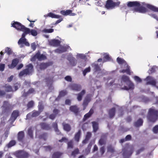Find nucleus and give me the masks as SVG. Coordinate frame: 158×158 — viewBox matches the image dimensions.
I'll use <instances>...</instances> for the list:
<instances>
[{
	"mask_svg": "<svg viewBox=\"0 0 158 158\" xmlns=\"http://www.w3.org/2000/svg\"><path fill=\"white\" fill-rule=\"evenodd\" d=\"M148 121L152 123H155L158 119V110L154 107L149 109L147 115Z\"/></svg>",
	"mask_w": 158,
	"mask_h": 158,
	"instance_id": "obj_1",
	"label": "nucleus"
},
{
	"mask_svg": "<svg viewBox=\"0 0 158 158\" xmlns=\"http://www.w3.org/2000/svg\"><path fill=\"white\" fill-rule=\"evenodd\" d=\"M124 82L128 85V87L124 86L123 88L122 89H124L127 90H133L134 88V85L133 83H132L128 77L125 75H123L122 76L121 79V82Z\"/></svg>",
	"mask_w": 158,
	"mask_h": 158,
	"instance_id": "obj_2",
	"label": "nucleus"
},
{
	"mask_svg": "<svg viewBox=\"0 0 158 158\" xmlns=\"http://www.w3.org/2000/svg\"><path fill=\"white\" fill-rule=\"evenodd\" d=\"M33 72V66L32 64H30L26 66L25 69H23L19 73V76L21 77L31 75Z\"/></svg>",
	"mask_w": 158,
	"mask_h": 158,
	"instance_id": "obj_3",
	"label": "nucleus"
},
{
	"mask_svg": "<svg viewBox=\"0 0 158 158\" xmlns=\"http://www.w3.org/2000/svg\"><path fill=\"white\" fill-rule=\"evenodd\" d=\"M14 154L17 158H28L30 154L23 150H19L15 152Z\"/></svg>",
	"mask_w": 158,
	"mask_h": 158,
	"instance_id": "obj_4",
	"label": "nucleus"
},
{
	"mask_svg": "<svg viewBox=\"0 0 158 158\" xmlns=\"http://www.w3.org/2000/svg\"><path fill=\"white\" fill-rule=\"evenodd\" d=\"M46 59V56L44 54H41L40 52L38 51L34 56L31 57V61H34L36 60V59H37L41 61L45 60Z\"/></svg>",
	"mask_w": 158,
	"mask_h": 158,
	"instance_id": "obj_5",
	"label": "nucleus"
},
{
	"mask_svg": "<svg viewBox=\"0 0 158 158\" xmlns=\"http://www.w3.org/2000/svg\"><path fill=\"white\" fill-rule=\"evenodd\" d=\"M11 25L12 27L20 31H23L24 28L26 27L24 26L18 22L14 21L13 23H11Z\"/></svg>",
	"mask_w": 158,
	"mask_h": 158,
	"instance_id": "obj_6",
	"label": "nucleus"
},
{
	"mask_svg": "<svg viewBox=\"0 0 158 158\" xmlns=\"http://www.w3.org/2000/svg\"><path fill=\"white\" fill-rule=\"evenodd\" d=\"M91 100V97L90 94L87 95L85 97L82 103L83 110H85Z\"/></svg>",
	"mask_w": 158,
	"mask_h": 158,
	"instance_id": "obj_7",
	"label": "nucleus"
},
{
	"mask_svg": "<svg viewBox=\"0 0 158 158\" xmlns=\"http://www.w3.org/2000/svg\"><path fill=\"white\" fill-rule=\"evenodd\" d=\"M69 110L73 112L75 115H78L79 113V109L76 105L71 106L69 107Z\"/></svg>",
	"mask_w": 158,
	"mask_h": 158,
	"instance_id": "obj_8",
	"label": "nucleus"
},
{
	"mask_svg": "<svg viewBox=\"0 0 158 158\" xmlns=\"http://www.w3.org/2000/svg\"><path fill=\"white\" fill-rule=\"evenodd\" d=\"M25 135L23 131H19L17 135V140L18 141L21 143H23L24 141Z\"/></svg>",
	"mask_w": 158,
	"mask_h": 158,
	"instance_id": "obj_9",
	"label": "nucleus"
},
{
	"mask_svg": "<svg viewBox=\"0 0 158 158\" xmlns=\"http://www.w3.org/2000/svg\"><path fill=\"white\" fill-rule=\"evenodd\" d=\"M105 6L108 9H113L114 7V2L112 0H107L106 2Z\"/></svg>",
	"mask_w": 158,
	"mask_h": 158,
	"instance_id": "obj_10",
	"label": "nucleus"
},
{
	"mask_svg": "<svg viewBox=\"0 0 158 158\" xmlns=\"http://www.w3.org/2000/svg\"><path fill=\"white\" fill-rule=\"evenodd\" d=\"M60 43V41L58 40L53 39L49 41V45L55 47L59 46Z\"/></svg>",
	"mask_w": 158,
	"mask_h": 158,
	"instance_id": "obj_11",
	"label": "nucleus"
},
{
	"mask_svg": "<svg viewBox=\"0 0 158 158\" xmlns=\"http://www.w3.org/2000/svg\"><path fill=\"white\" fill-rule=\"evenodd\" d=\"M19 112L18 110H14L10 118V120L12 122H13L17 118V117L19 116Z\"/></svg>",
	"mask_w": 158,
	"mask_h": 158,
	"instance_id": "obj_12",
	"label": "nucleus"
},
{
	"mask_svg": "<svg viewBox=\"0 0 158 158\" xmlns=\"http://www.w3.org/2000/svg\"><path fill=\"white\" fill-rule=\"evenodd\" d=\"M19 62V60L18 59H14L12 60L11 64L8 65V67L9 68L12 69L16 66Z\"/></svg>",
	"mask_w": 158,
	"mask_h": 158,
	"instance_id": "obj_13",
	"label": "nucleus"
},
{
	"mask_svg": "<svg viewBox=\"0 0 158 158\" xmlns=\"http://www.w3.org/2000/svg\"><path fill=\"white\" fill-rule=\"evenodd\" d=\"M127 6L129 7H139L140 4V3L137 1L128 2L127 3Z\"/></svg>",
	"mask_w": 158,
	"mask_h": 158,
	"instance_id": "obj_14",
	"label": "nucleus"
},
{
	"mask_svg": "<svg viewBox=\"0 0 158 158\" xmlns=\"http://www.w3.org/2000/svg\"><path fill=\"white\" fill-rule=\"evenodd\" d=\"M133 152V149L129 151L125 150L123 152V156L124 158H129L132 154Z\"/></svg>",
	"mask_w": 158,
	"mask_h": 158,
	"instance_id": "obj_15",
	"label": "nucleus"
},
{
	"mask_svg": "<svg viewBox=\"0 0 158 158\" xmlns=\"http://www.w3.org/2000/svg\"><path fill=\"white\" fill-rule=\"evenodd\" d=\"M147 80H149L146 83V85L150 84L153 86H155L156 84V82L154 79L150 76H148L146 78Z\"/></svg>",
	"mask_w": 158,
	"mask_h": 158,
	"instance_id": "obj_16",
	"label": "nucleus"
},
{
	"mask_svg": "<svg viewBox=\"0 0 158 158\" xmlns=\"http://www.w3.org/2000/svg\"><path fill=\"white\" fill-rule=\"evenodd\" d=\"M107 139L106 136L105 135H102L100 139L99 140L98 143L100 145H105L106 144Z\"/></svg>",
	"mask_w": 158,
	"mask_h": 158,
	"instance_id": "obj_17",
	"label": "nucleus"
},
{
	"mask_svg": "<svg viewBox=\"0 0 158 158\" xmlns=\"http://www.w3.org/2000/svg\"><path fill=\"white\" fill-rule=\"evenodd\" d=\"M134 10L136 12H138L142 13H145L147 11L146 8L143 6H139L138 7L135 8H134Z\"/></svg>",
	"mask_w": 158,
	"mask_h": 158,
	"instance_id": "obj_18",
	"label": "nucleus"
},
{
	"mask_svg": "<svg viewBox=\"0 0 158 158\" xmlns=\"http://www.w3.org/2000/svg\"><path fill=\"white\" fill-rule=\"evenodd\" d=\"M70 87L72 90L77 91H79L81 89V85L75 84H72L70 86Z\"/></svg>",
	"mask_w": 158,
	"mask_h": 158,
	"instance_id": "obj_19",
	"label": "nucleus"
},
{
	"mask_svg": "<svg viewBox=\"0 0 158 158\" xmlns=\"http://www.w3.org/2000/svg\"><path fill=\"white\" fill-rule=\"evenodd\" d=\"M41 128L45 130H48L50 129L51 127L49 125L45 123H41L40 124Z\"/></svg>",
	"mask_w": 158,
	"mask_h": 158,
	"instance_id": "obj_20",
	"label": "nucleus"
},
{
	"mask_svg": "<svg viewBox=\"0 0 158 158\" xmlns=\"http://www.w3.org/2000/svg\"><path fill=\"white\" fill-rule=\"evenodd\" d=\"M94 113V109L92 108H91L89 110V111L84 115L83 118L84 120H85L90 117Z\"/></svg>",
	"mask_w": 158,
	"mask_h": 158,
	"instance_id": "obj_21",
	"label": "nucleus"
},
{
	"mask_svg": "<svg viewBox=\"0 0 158 158\" xmlns=\"http://www.w3.org/2000/svg\"><path fill=\"white\" fill-rule=\"evenodd\" d=\"M50 65L48 63H42L39 65V67L40 70H44Z\"/></svg>",
	"mask_w": 158,
	"mask_h": 158,
	"instance_id": "obj_22",
	"label": "nucleus"
},
{
	"mask_svg": "<svg viewBox=\"0 0 158 158\" xmlns=\"http://www.w3.org/2000/svg\"><path fill=\"white\" fill-rule=\"evenodd\" d=\"M81 130H79L74 135V139L77 142H78L80 140L81 135Z\"/></svg>",
	"mask_w": 158,
	"mask_h": 158,
	"instance_id": "obj_23",
	"label": "nucleus"
},
{
	"mask_svg": "<svg viewBox=\"0 0 158 158\" xmlns=\"http://www.w3.org/2000/svg\"><path fill=\"white\" fill-rule=\"evenodd\" d=\"M116 110L114 107H113L109 110L108 111V114L110 118H113L115 114Z\"/></svg>",
	"mask_w": 158,
	"mask_h": 158,
	"instance_id": "obj_24",
	"label": "nucleus"
},
{
	"mask_svg": "<svg viewBox=\"0 0 158 158\" xmlns=\"http://www.w3.org/2000/svg\"><path fill=\"white\" fill-rule=\"evenodd\" d=\"M85 93V90H82L80 93L77 94V99L79 101H81L83 97V96Z\"/></svg>",
	"mask_w": 158,
	"mask_h": 158,
	"instance_id": "obj_25",
	"label": "nucleus"
},
{
	"mask_svg": "<svg viewBox=\"0 0 158 158\" xmlns=\"http://www.w3.org/2000/svg\"><path fill=\"white\" fill-rule=\"evenodd\" d=\"M91 65L92 67L93 68V70L94 72H97L101 70L98 64L94 63H92Z\"/></svg>",
	"mask_w": 158,
	"mask_h": 158,
	"instance_id": "obj_26",
	"label": "nucleus"
},
{
	"mask_svg": "<svg viewBox=\"0 0 158 158\" xmlns=\"http://www.w3.org/2000/svg\"><path fill=\"white\" fill-rule=\"evenodd\" d=\"M48 137V134L46 132H43L40 134L38 136L40 139H43L44 141H46Z\"/></svg>",
	"mask_w": 158,
	"mask_h": 158,
	"instance_id": "obj_27",
	"label": "nucleus"
},
{
	"mask_svg": "<svg viewBox=\"0 0 158 158\" xmlns=\"http://www.w3.org/2000/svg\"><path fill=\"white\" fill-rule=\"evenodd\" d=\"M63 154V153L60 152H54L52 155V158H60Z\"/></svg>",
	"mask_w": 158,
	"mask_h": 158,
	"instance_id": "obj_28",
	"label": "nucleus"
},
{
	"mask_svg": "<svg viewBox=\"0 0 158 158\" xmlns=\"http://www.w3.org/2000/svg\"><path fill=\"white\" fill-rule=\"evenodd\" d=\"M92 146V143H89L85 150L83 151V152L85 153L86 155H88L90 153Z\"/></svg>",
	"mask_w": 158,
	"mask_h": 158,
	"instance_id": "obj_29",
	"label": "nucleus"
},
{
	"mask_svg": "<svg viewBox=\"0 0 158 158\" xmlns=\"http://www.w3.org/2000/svg\"><path fill=\"white\" fill-rule=\"evenodd\" d=\"M22 31L24 32L22 35L21 38H25V37L26 35L30 33V29L26 27L25 28L23 31Z\"/></svg>",
	"mask_w": 158,
	"mask_h": 158,
	"instance_id": "obj_30",
	"label": "nucleus"
},
{
	"mask_svg": "<svg viewBox=\"0 0 158 158\" xmlns=\"http://www.w3.org/2000/svg\"><path fill=\"white\" fill-rule=\"evenodd\" d=\"M143 122V121L142 119L140 118L135 123L134 125L135 127H139L142 125Z\"/></svg>",
	"mask_w": 158,
	"mask_h": 158,
	"instance_id": "obj_31",
	"label": "nucleus"
},
{
	"mask_svg": "<svg viewBox=\"0 0 158 158\" xmlns=\"http://www.w3.org/2000/svg\"><path fill=\"white\" fill-rule=\"evenodd\" d=\"M92 124L93 131L94 132H96L98 129V124L97 122L95 121L92 122Z\"/></svg>",
	"mask_w": 158,
	"mask_h": 158,
	"instance_id": "obj_32",
	"label": "nucleus"
},
{
	"mask_svg": "<svg viewBox=\"0 0 158 158\" xmlns=\"http://www.w3.org/2000/svg\"><path fill=\"white\" fill-rule=\"evenodd\" d=\"M146 6L148 8L154 12H158V8L150 4H147Z\"/></svg>",
	"mask_w": 158,
	"mask_h": 158,
	"instance_id": "obj_33",
	"label": "nucleus"
},
{
	"mask_svg": "<svg viewBox=\"0 0 158 158\" xmlns=\"http://www.w3.org/2000/svg\"><path fill=\"white\" fill-rule=\"evenodd\" d=\"M46 16L50 17L52 18H60L61 17L60 15H55L52 12L48 13Z\"/></svg>",
	"mask_w": 158,
	"mask_h": 158,
	"instance_id": "obj_34",
	"label": "nucleus"
},
{
	"mask_svg": "<svg viewBox=\"0 0 158 158\" xmlns=\"http://www.w3.org/2000/svg\"><path fill=\"white\" fill-rule=\"evenodd\" d=\"M5 89V91L6 92H11L13 91L12 87L7 84H5L3 87Z\"/></svg>",
	"mask_w": 158,
	"mask_h": 158,
	"instance_id": "obj_35",
	"label": "nucleus"
},
{
	"mask_svg": "<svg viewBox=\"0 0 158 158\" xmlns=\"http://www.w3.org/2000/svg\"><path fill=\"white\" fill-rule=\"evenodd\" d=\"M64 129L67 131L69 132L71 129V127L69 124L68 123H63Z\"/></svg>",
	"mask_w": 158,
	"mask_h": 158,
	"instance_id": "obj_36",
	"label": "nucleus"
},
{
	"mask_svg": "<svg viewBox=\"0 0 158 158\" xmlns=\"http://www.w3.org/2000/svg\"><path fill=\"white\" fill-rule=\"evenodd\" d=\"M70 63L73 66H75L77 64V61L75 58L72 57L69 58Z\"/></svg>",
	"mask_w": 158,
	"mask_h": 158,
	"instance_id": "obj_37",
	"label": "nucleus"
},
{
	"mask_svg": "<svg viewBox=\"0 0 158 158\" xmlns=\"http://www.w3.org/2000/svg\"><path fill=\"white\" fill-rule=\"evenodd\" d=\"M117 61L118 63L119 64H124L125 65L127 64V63L124 59L120 58L119 57H118L117 58Z\"/></svg>",
	"mask_w": 158,
	"mask_h": 158,
	"instance_id": "obj_38",
	"label": "nucleus"
},
{
	"mask_svg": "<svg viewBox=\"0 0 158 158\" xmlns=\"http://www.w3.org/2000/svg\"><path fill=\"white\" fill-rule=\"evenodd\" d=\"M27 134L32 139L33 138V130L31 127H30L28 129Z\"/></svg>",
	"mask_w": 158,
	"mask_h": 158,
	"instance_id": "obj_39",
	"label": "nucleus"
},
{
	"mask_svg": "<svg viewBox=\"0 0 158 158\" xmlns=\"http://www.w3.org/2000/svg\"><path fill=\"white\" fill-rule=\"evenodd\" d=\"M66 51V49L64 47H62L60 49L57 48L54 50L55 52L61 53L64 52H65Z\"/></svg>",
	"mask_w": 158,
	"mask_h": 158,
	"instance_id": "obj_40",
	"label": "nucleus"
},
{
	"mask_svg": "<svg viewBox=\"0 0 158 158\" xmlns=\"http://www.w3.org/2000/svg\"><path fill=\"white\" fill-rule=\"evenodd\" d=\"M107 151L108 152L113 153L115 151L114 147L112 145H109L107 147Z\"/></svg>",
	"mask_w": 158,
	"mask_h": 158,
	"instance_id": "obj_41",
	"label": "nucleus"
},
{
	"mask_svg": "<svg viewBox=\"0 0 158 158\" xmlns=\"http://www.w3.org/2000/svg\"><path fill=\"white\" fill-rule=\"evenodd\" d=\"M38 108L39 111H40V113L43 111L44 107L42 101H41L39 102V105L38 106Z\"/></svg>",
	"mask_w": 158,
	"mask_h": 158,
	"instance_id": "obj_42",
	"label": "nucleus"
},
{
	"mask_svg": "<svg viewBox=\"0 0 158 158\" xmlns=\"http://www.w3.org/2000/svg\"><path fill=\"white\" fill-rule=\"evenodd\" d=\"M16 144V141L15 140H12L10 141L7 144V147L8 148H10L15 145Z\"/></svg>",
	"mask_w": 158,
	"mask_h": 158,
	"instance_id": "obj_43",
	"label": "nucleus"
},
{
	"mask_svg": "<svg viewBox=\"0 0 158 158\" xmlns=\"http://www.w3.org/2000/svg\"><path fill=\"white\" fill-rule=\"evenodd\" d=\"M34 105V103L33 101L31 100L28 102L27 106V109H28L32 108Z\"/></svg>",
	"mask_w": 158,
	"mask_h": 158,
	"instance_id": "obj_44",
	"label": "nucleus"
},
{
	"mask_svg": "<svg viewBox=\"0 0 158 158\" xmlns=\"http://www.w3.org/2000/svg\"><path fill=\"white\" fill-rule=\"evenodd\" d=\"M79 153V150L78 148L75 149L71 153V156L75 157Z\"/></svg>",
	"mask_w": 158,
	"mask_h": 158,
	"instance_id": "obj_45",
	"label": "nucleus"
},
{
	"mask_svg": "<svg viewBox=\"0 0 158 158\" xmlns=\"http://www.w3.org/2000/svg\"><path fill=\"white\" fill-rule=\"evenodd\" d=\"M32 114V117H36L39 115L40 112L39 111L34 110L31 112Z\"/></svg>",
	"mask_w": 158,
	"mask_h": 158,
	"instance_id": "obj_46",
	"label": "nucleus"
},
{
	"mask_svg": "<svg viewBox=\"0 0 158 158\" xmlns=\"http://www.w3.org/2000/svg\"><path fill=\"white\" fill-rule=\"evenodd\" d=\"M91 71V68L90 67H89L88 68H86L83 71V74L84 76H85L87 73Z\"/></svg>",
	"mask_w": 158,
	"mask_h": 158,
	"instance_id": "obj_47",
	"label": "nucleus"
},
{
	"mask_svg": "<svg viewBox=\"0 0 158 158\" xmlns=\"http://www.w3.org/2000/svg\"><path fill=\"white\" fill-rule=\"evenodd\" d=\"M67 92L65 90H63L60 91V92L58 98L59 97H62L65 96L67 94Z\"/></svg>",
	"mask_w": 158,
	"mask_h": 158,
	"instance_id": "obj_48",
	"label": "nucleus"
},
{
	"mask_svg": "<svg viewBox=\"0 0 158 158\" xmlns=\"http://www.w3.org/2000/svg\"><path fill=\"white\" fill-rule=\"evenodd\" d=\"M54 30L53 29H47L45 28L42 30V31L45 33H51L54 31Z\"/></svg>",
	"mask_w": 158,
	"mask_h": 158,
	"instance_id": "obj_49",
	"label": "nucleus"
},
{
	"mask_svg": "<svg viewBox=\"0 0 158 158\" xmlns=\"http://www.w3.org/2000/svg\"><path fill=\"white\" fill-rule=\"evenodd\" d=\"M66 15H70L71 16H74L76 14L75 13H72V10H66Z\"/></svg>",
	"mask_w": 158,
	"mask_h": 158,
	"instance_id": "obj_50",
	"label": "nucleus"
},
{
	"mask_svg": "<svg viewBox=\"0 0 158 158\" xmlns=\"http://www.w3.org/2000/svg\"><path fill=\"white\" fill-rule=\"evenodd\" d=\"M68 148H73V142L72 140H70L67 143Z\"/></svg>",
	"mask_w": 158,
	"mask_h": 158,
	"instance_id": "obj_51",
	"label": "nucleus"
},
{
	"mask_svg": "<svg viewBox=\"0 0 158 158\" xmlns=\"http://www.w3.org/2000/svg\"><path fill=\"white\" fill-rule=\"evenodd\" d=\"M6 52L8 55H10L12 54V51L11 48L7 47L5 49Z\"/></svg>",
	"mask_w": 158,
	"mask_h": 158,
	"instance_id": "obj_52",
	"label": "nucleus"
},
{
	"mask_svg": "<svg viewBox=\"0 0 158 158\" xmlns=\"http://www.w3.org/2000/svg\"><path fill=\"white\" fill-rule=\"evenodd\" d=\"M30 33H31V34L32 35L35 36H36L38 34L37 31L36 30L33 29L30 30Z\"/></svg>",
	"mask_w": 158,
	"mask_h": 158,
	"instance_id": "obj_53",
	"label": "nucleus"
},
{
	"mask_svg": "<svg viewBox=\"0 0 158 158\" xmlns=\"http://www.w3.org/2000/svg\"><path fill=\"white\" fill-rule=\"evenodd\" d=\"M29 94H35V89L31 88H30L28 91Z\"/></svg>",
	"mask_w": 158,
	"mask_h": 158,
	"instance_id": "obj_54",
	"label": "nucleus"
},
{
	"mask_svg": "<svg viewBox=\"0 0 158 158\" xmlns=\"http://www.w3.org/2000/svg\"><path fill=\"white\" fill-rule=\"evenodd\" d=\"M26 39L25 38H21L19 40L18 44H23L25 41H26Z\"/></svg>",
	"mask_w": 158,
	"mask_h": 158,
	"instance_id": "obj_55",
	"label": "nucleus"
},
{
	"mask_svg": "<svg viewBox=\"0 0 158 158\" xmlns=\"http://www.w3.org/2000/svg\"><path fill=\"white\" fill-rule=\"evenodd\" d=\"M153 132L155 134L158 133V125H156L152 129Z\"/></svg>",
	"mask_w": 158,
	"mask_h": 158,
	"instance_id": "obj_56",
	"label": "nucleus"
},
{
	"mask_svg": "<svg viewBox=\"0 0 158 158\" xmlns=\"http://www.w3.org/2000/svg\"><path fill=\"white\" fill-rule=\"evenodd\" d=\"M127 69H126V73L130 75L131 72L130 70V67L127 64Z\"/></svg>",
	"mask_w": 158,
	"mask_h": 158,
	"instance_id": "obj_57",
	"label": "nucleus"
},
{
	"mask_svg": "<svg viewBox=\"0 0 158 158\" xmlns=\"http://www.w3.org/2000/svg\"><path fill=\"white\" fill-rule=\"evenodd\" d=\"M104 61L106 62L109 61L110 60V58L109 55H106L104 56Z\"/></svg>",
	"mask_w": 158,
	"mask_h": 158,
	"instance_id": "obj_58",
	"label": "nucleus"
},
{
	"mask_svg": "<svg viewBox=\"0 0 158 158\" xmlns=\"http://www.w3.org/2000/svg\"><path fill=\"white\" fill-rule=\"evenodd\" d=\"M20 85L19 83H16L15 84L14 87L15 88V91L18 89L19 87H20Z\"/></svg>",
	"mask_w": 158,
	"mask_h": 158,
	"instance_id": "obj_59",
	"label": "nucleus"
},
{
	"mask_svg": "<svg viewBox=\"0 0 158 158\" xmlns=\"http://www.w3.org/2000/svg\"><path fill=\"white\" fill-rule=\"evenodd\" d=\"M91 136V133L90 132H87L85 136V138L89 140Z\"/></svg>",
	"mask_w": 158,
	"mask_h": 158,
	"instance_id": "obj_60",
	"label": "nucleus"
},
{
	"mask_svg": "<svg viewBox=\"0 0 158 158\" xmlns=\"http://www.w3.org/2000/svg\"><path fill=\"white\" fill-rule=\"evenodd\" d=\"M105 152V149L104 147H102L100 148V152L101 155H102Z\"/></svg>",
	"mask_w": 158,
	"mask_h": 158,
	"instance_id": "obj_61",
	"label": "nucleus"
},
{
	"mask_svg": "<svg viewBox=\"0 0 158 158\" xmlns=\"http://www.w3.org/2000/svg\"><path fill=\"white\" fill-rule=\"evenodd\" d=\"M31 49L35 51L36 48V45L35 42L32 43L31 44Z\"/></svg>",
	"mask_w": 158,
	"mask_h": 158,
	"instance_id": "obj_62",
	"label": "nucleus"
},
{
	"mask_svg": "<svg viewBox=\"0 0 158 158\" xmlns=\"http://www.w3.org/2000/svg\"><path fill=\"white\" fill-rule=\"evenodd\" d=\"M134 79L137 82H140L142 81L141 79L137 76H135L134 77Z\"/></svg>",
	"mask_w": 158,
	"mask_h": 158,
	"instance_id": "obj_63",
	"label": "nucleus"
},
{
	"mask_svg": "<svg viewBox=\"0 0 158 158\" xmlns=\"http://www.w3.org/2000/svg\"><path fill=\"white\" fill-rule=\"evenodd\" d=\"M60 112V110L56 108L54 109L53 110V114H56V116Z\"/></svg>",
	"mask_w": 158,
	"mask_h": 158,
	"instance_id": "obj_64",
	"label": "nucleus"
}]
</instances>
